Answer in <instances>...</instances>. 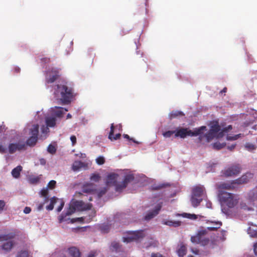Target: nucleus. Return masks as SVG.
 <instances>
[{"label":"nucleus","instance_id":"obj_1","mask_svg":"<svg viewBox=\"0 0 257 257\" xmlns=\"http://www.w3.org/2000/svg\"><path fill=\"white\" fill-rule=\"evenodd\" d=\"M54 95L63 104H69L74 97L73 89L66 85L58 84L55 89Z\"/></svg>","mask_w":257,"mask_h":257},{"label":"nucleus","instance_id":"obj_2","mask_svg":"<svg viewBox=\"0 0 257 257\" xmlns=\"http://www.w3.org/2000/svg\"><path fill=\"white\" fill-rule=\"evenodd\" d=\"M205 131H206V126H201L199 127L195 128L193 131H191L186 127H180L175 131V137H180L184 139L187 136L196 137L202 134Z\"/></svg>","mask_w":257,"mask_h":257},{"label":"nucleus","instance_id":"obj_3","mask_svg":"<svg viewBox=\"0 0 257 257\" xmlns=\"http://www.w3.org/2000/svg\"><path fill=\"white\" fill-rule=\"evenodd\" d=\"M218 196L220 202L229 208L234 207L238 203L237 196L232 193L221 190L218 193Z\"/></svg>","mask_w":257,"mask_h":257},{"label":"nucleus","instance_id":"obj_4","mask_svg":"<svg viewBox=\"0 0 257 257\" xmlns=\"http://www.w3.org/2000/svg\"><path fill=\"white\" fill-rule=\"evenodd\" d=\"M83 205V202L82 201H76L71 203L69 205V208L66 211L65 215L64 216L63 214L62 215L60 219V221L62 222L64 220V217L66 216L72 214L75 212L76 209H82L83 210H90L92 207V204L90 203L86 204L82 207Z\"/></svg>","mask_w":257,"mask_h":257},{"label":"nucleus","instance_id":"obj_5","mask_svg":"<svg viewBox=\"0 0 257 257\" xmlns=\"http://www.w3.org/2000/svg\"><path fill=\"white\" fill-rule=\"evenodd\" d=\"M204 191V188L201 186H197L193 188L191 202L193 207H196L200 204L203 200Z\"/></svg>","mask_w":257,"mask_h":257},{"label":"nucleus","instance_id":"obj_6","mask_svg":"<svg viewBox=\"0 0 257 257\" xmlns=\"http://www.w3.org/2000/svg\"><path fill=\"white\" fill-rule=\"evenodd\" d=\"M206 233L207 231L206 230L199 231L196 235L191 237V242L194 243L199 244L202 246L207 245L209 242V239L205 236Z\"/></svg>","mask_w":257,"mask_h":257},{"label":"nucleus","instance_id":"obj_7","mask_svg":"<svg viewBox=\"0 0 257 257\" xmlns=\"http://www.w3.org/2000/svg\"><path fill=\"white\" fill-rule=\"evenodd\" d=\"M128 236L123 237V241L124 242L138 241L140 239H142L145 236L144 230L130 231L128 232Z\"/></svg>","mask_w":257,"mask_h":257},{"label":"nucleus","instance_id":"obj_8","mask_svg":"<svg viewBox=\"0 0 257 257\" xmlns=\"http://www.w3.org/2000/svg\"><path fill=\"white\" fill-rule=\"evenodd\" d=\"M241 170L239 164H234L226 168L223 171V175L226 177H232L239 174Z\"/></svg>","mask_w":257,"mask_h":257},{"label":"nucleus","instance_id":"obj_9","mask_svg":"<svg viewBox=\"0 0 257 257\" xmlns=\"http://www.w3.org/2000/svg\"><path fill=\"white\" fill-rule=\"evenodd\" d=\"M60 76L58 69L53 68L51 71L47 72L46 76V82L48 84L52 83Z\"/></svg>","mask_w":257,"mask_h":257},{"label":"nucleus","instance_id":"obj_10","mask_svg":"<svg viewBox=\"0 0 257 257\" xmlns=\"http://www.w3.org/2000/svg\"><path fill=\"white\" fill-rule=\"evenodd\" d=\"M134 176L132 174H128L125 176L124 179L123 180V181L119 183V184L116 186V191H121L123 189L125 188L127 184L130 182L133 181L134 180Z\"/></svg>","mask_w":257,"mask_h":257},{"label":"nucleus","instance_id":"obj_11","mask_svg":"<svg viewBox=\"0 0 257 257\" xmlns=\"http://www.w3.org/2000/svg\"><path fill=\"white\" fill-rule=\"evenodd\" d=\"M96 215V211L94 210H90V211L88 212V214L85 216H83L81 217H78L76 218L73 219L72 220V222H74L75 221H79V222H85L86 223H89L91 222L92 220V218L95 217Z\"/></svg>","mask_w":257,"mask_h":257},{"label":"nucleus","instance_id":"obj_12","mask_svg":"<svg viewBox=\"0 0 257 257\" xmlns=\"http://www.w3.org/2000/svg\"><path fill=\"white\" fill-rule=\"evenodd\" d=\"M236 183L234 182V180L230 183L222 182L216 185L217 188L218 190V193L220 191L224 190H234L235 189Z\"/></svg>","mask_w":257,"mask_h":257},{"label":"nucleus","instance_id":"obj_13","mask_svg":"<svg viewBox=\"0 0 257 257\" xmlns=\"http://www.w3.org/2000/svg\"><path fill=\"white\" fill-rule=\"evenodd\" d=\"M118 175L115 173H111L107 175L106 181L107 186H113L116 188V186L119 184L117 182Z\"/></svg>","mask_w":257,"mask_h":257},{"label":"nucleus","instance_id":"obj_14","mask_svg":"<svg viewBox=\"0 0 257 257\" xmlns=\"http://www.w3.org/2000/svg\"><path fill=\"white\" fill-rule=\"evenodd\" d=\"M24 143H18L16 144H10L9 146V152L10 154L14 153L16 151H21L25 149Z\"/></svg>","mask_w":257,"mask_h":257},{"label":"nucleus","instance_id":"obj_15","mask_svg":"<svg viewBox=\"0 0 257 257\" xmlns=\"http://www.w3.org/2000/svg\"><path fill=\"white\" fill-rule=\"evenodd\" d=\"M253 174L250 173H247L243 175L241 177L234 180L236 184H242L247 183L250 179L253 178Z\"/></svg>","mask_w":257,"mask_h":257},{"label":"nucleus","instance_id":"obj_16","mask_svg":"<svg viewBox=\"0 0 257 257\" xmlns=\"http://www.w3.org/2000/svg\"><path fill=\"white\" fill-rule=\"evenodd\" d=\"M162 207V205L158 204L156 207L155 209L149 212H148L145 217V219L146 220H149L152 218H154L155 216L158 214L160 210Z\"/></svg>","mask_w":257,"mask_h":257},{"label":"nucleus","instance_id":"obj_17","mask_svg":"<svg viewBox=\"0 0 257 257\" xmlns=\"http://www.w3.org/2000/svg\"><path fill=\"white\" fill-rule=\"evenodd\" d=\"M119 126L121 127L120 125L114 126L113 123H112L110 126V131L108 135V139L111 141H115L120 139L121 137V134L120 133H118L116 134L115 136L114 135V128L115 127H117Z\"/></svg>","mask_w":257,"mask_h":257},{"label":"nucleus","instance_id":"obj_18","mask_svg":"<svg viewBox=\"0 0 257 257\" xmlns=\"http://www.w3.org/2000/svg\"><path fill=\"white\" fill-rule=\"evenodd\" d=\"M95 191V186L92 183H86L82 187V192L83 193L93 194Z\"/></svg>","mask_w":257,"mask_h":257},{"label":"nucleus","instance_id":"obj_19","mask_svg":"<svg viewBox=\"0 0 257 257\" xmlns=\"http://www.w3.org/2000/svg\"><path fill=\"white\" fill-rule=\"evenodd\" d=\"M52 111L53 115L58 117H61L64 113V111H67L68 109L61 107H55V109H53Z\"/></svg>","mask_w":257,"mask_h":257},{"label":"nucleus","instance_id":"obj_20","mask_svg":"<svg viewBox=\"0 0 257 257\" xmlns=\"http://www.w3.org/2000/svg\"><path fill=\"white\" fill-rule=\"evenodd\" d=\"M177 252L180 257H183L186 254L187 247L183 242L180 243Z\"/></svg>","mask_w":257,"mask_h":257},{"label":"nucleus","instance_id":"obj_21","mask_svg":"<svg viewBox=\"0 0 257 257\" xmlns=\"http://www.w3.org/2000/svg\"><path fill=\"white\" fill-rule=\"evenodd\" d=\"M199 136V139L200 141H202L203 137L206 138L207 142H210L213 139L216 138V135L211 133L210 131H209L204 136H201V135Z\"/></svg>","mask_w":257,"mask_h":257},{"label":"nucleus","instance_id":"obj_22","mask_svg":"<svg viewBox=\"0 0 257 257\" xmlns=\"http://www.w3.org/2000/svg\"><path fill=\"white\" fill-rule=\"evenodd\" d=\"M68 253L71 257H80V252L76 247H71L68 248Z\"/></svg>","mask_w":257,"mask_h":257},{"label":"nucleus","instance_id":"obj_23","mask_svg":"<svg viewBox=\"0 0 257 257\" xmlns=\"http://www.w3.org/2000/svg\"><path fill=\"white\" fill-rule=\"evenodd\" d=\"M247 197L250 201H253L257 199V186L248 193Z\"/></svg>","mask_w":257,"mask_h":257},{"label":"nucleus","instance_id":"obj_24","mask_svg":"<svg viewBox=\"0 0 257 257\" xmlns=\"http://www.w3.org/2000/svg\"><path fill=\"white\" fill-rule=\"evenodd\" d=\"M14 242L12 240H9L5 242L2 246V249L6 252L10 251L12 248Z\"/></svg>","mask_w":257,"mask_h":257},{"label":"nucleus","instance_id":"obj_25","mask_svg":"<svg viewBox=\"0 0 257 257\" xmlns=\"http://www.w3.org/2000/svg\"><path fill=\"white\" fill-rule=\"evenodd\" d=\"M84 166V163L81 161H75L72 165V168L74 171H77Z\"/></svg>","mask_w":257,"mask_h":257},{"label":"nucleus","instance_id":"obj_26","mask_svg":"<svg viewBox=\"0 0 257 257\" xmlns=\"http://www.w3.org/2000/svg\"><path fill=\"white\" fill-rule=\"evenodd\" d=\"M22 170V167L18 166L12 171V175L15 178H18L20 176V173Z\"/></svg>","mask_w":257,"mask_h":257},{"label":"nucleus","instance_id":"obj_27","mask_svg":"<svg viewBox=\"0 0 257 257\" xmlns=\"http://www.w3.org/2000/svg\"><path fill=\"white\" fill-rule=\"evenodd\" d=\"M39 126L38 124H34L32 126V127L30 130V134L32 136L35 137H38L39 134Z\"/></svg>","mask_w":257,"mask_h":257},{"label":"nucleus","instance_id":"obj_28","mask_svg":"<svg viewBox=\"0 0 257 257\" xmlns=\"http://www.w3.org/2000/svg\"><path fill=\"white\" fill-rule=\"evenodd\" d=\"M56 121L54 117H48L46 118V123L48 127H54L56 125Z\"/></svg>","mask_w":257,"mask_h":257},{"label":"nucleus","instance_id":"obj_29","mask_svg":"<svg viewBox=\"0 0 257 257\" xmlns=\"http://www.w3.org/2000/svg\"><path fill=\"white\" fill-rule=\"evenodd\" d=\"M38 141V137H35L34 136L30 137L26 142L27 145L33 147L34 146Z\"/></svg>","mask_w":257,"mask_h":257},{"label":"nucleus","instance_id":"obj_30","mask_svg":"<svg viewBox=\"0 0 257 257\" xmlns=\"http://www.w3.org/2000/svg\"><path fill=\"white\" fill-rule=\"evenodd\" d=\"M247 233L251 237H257V228L255 226L249 227Z\"/></svg>","mask_w":257,"mask_h":257},{"label":"nucleus","instance_id":"obj_31","mask_svg":"<svg viewBox=\"0 0 257 257\" xmlns=\"http://www.w3.org/2000/svg\"><path fill=\"white\" fill-rule=\"evenodd\" d=\"M15 236V233H10L7 234H3L0 235V241L4 240H8L14 238Z\"/></svg>","mask_w":257,"mask_h":257},{"label":"nucleus","instance_id":"obj_32","mask_svg":"<svg viewBox=\"0 0 257 257\" xmlns=\"http://www.w3.org/2000/svg\"><path fill=\"white\" fill-rule=\"evenodd\" d=\"M121 246L116 241H113L111 244V249L113 251H119L121 250Z\"/></svg>","mask_w":257,"mask_h":257},{"label":"nucleus","instance_id":"obj_33","mask_svg":"<svg viewBox=\"0 0 257 257\" xmlns=\"http://www.w3.org/2000/svg\"><path fill=\"white\" fill-rule=\"evenodd\" d=\"M170 184L169 183H160L158 185H155L153 187V189L155 190H159L163 188L169 187Z\"/></svg>","mask_w":257,"mask_h":257},{"label":"nucleus","instance_id":"obj_34","mask_svg":"<svg viewBox=\"0 0 257 257\" xmlns=\"http://www.w3.org/2000/svg\"><path fill=\"white\" fill-rule=\"evenodd\" d=\"M184 114L183 112L178 110H174L171 112L170 117L171 119L174 118L178 116H183Z\"/></svg>","mask_w":257,"mask_h":257},{"label":"nucleus","instance_id":"obj_35","mask_svg":"<svg viewBox=\"0 0 257 257\" xmlns=\"http://www.w3.org/2000/svg\"><path fill=\"white\" fill-rule=\"evenodd\" d=\"M221 225H222V222H220V221H217V222H214V223L212 226L208 227L207 228L208 230H210V231L216 230L218 228H219Z\"/></svg>","mask_w":257,"mask_h":257},{"label":"nucleus","instance_id":"obj_36","mask_svg":"<svg viewBox=\"0 0 257 257\" xmlns=\"http://www.w3.org/2000/svg\"><path fill=\"white\" fill-rule=\"evenodd\" d=\"M58 200V199L56 197H53L50 199V203L49 205L46 207V208L48 210H52L54 208V205L57 201Z\"/></svg>","mask_w":257,"mask_h":257},{"label":"nucleus","instance_id":"obj_37","mask_svg":"<svg viewBox=\"0 0 257 257\" xmlns=\"http://www.w3.org/2000/svg\"><path fill=\"white\" fill-rule=\"evenodd\" d=\"M181 221H173L171 220H168L165 222L164 224L170 226L178 227L181 225Z\"/></svg>","mask_w":257,"mask_h":257},{"label":"nucleus","instance_id":"obj_38","mask_svg":"<svg viewBox=\"0 0 257 257\" xmlns=\"http://www.w3.org/2000/svg\"><path fill=\"white\" fill-rule=\"evenodd\" d=\"M210 128H212V130L218 133L221 130V127L219 125L218 122L217 121H213L212 122L211 125L210 126Z\"/></svg>","mask_w":257,"mask_h":257},{"label":"nucleus","instance_id":"obj_39","mask_svg":"<svg viewBox=\"0 0 257 257\" xmlns=\"http://www.w3.org/2000/svg\"><path fill=\"white\" fill-rule=\"evenodd\" d=\"M225 143H220L219 142H216L213 144V148L216 149V150H220L224 148L225 146Z\"/></svg>","mask_w":257,"mask_h":257},{"label":"nucleus","instance_id":"obj_40","mask_svg":"<svg viewBox=\"0 0 257 257\" xmlns=\"http://www.w3.org/2000/svg\"><path fill=\"white\" fill-rule=\"evenodd\" d=\"M91 181H94L95 182H98L100 179V176L98 174H92L90 178Z\"/></svg>","mask_w":257,"mask_h":257},{"label":"nucleus","instance_id":"obj_41","mask_svg":"<svg viewBox=\"0 0 257 257\" xmlns=\"http://www.w3.org/2000/svg\"><path fill=\"white\" fill-rule=\"evenodd\" d=\"M47 151L51 154H54L56 152V149L55 146L50 144L47 148Z\"/></svg>","mask_w":257,"mask_h":257},{"label":"nucleus","instance_id":"obj_42","mask_svg":"<svg viewBox=\"0 0 257 257\" xmlns=\"http://www.w3.org/2000/svg\"><path fill=\"white\" fill-rule=\"evenodd\" d=\"M183 216L193 220H195L197 219V216L194 214H189L185 213L183 214Z\"/></svg>","mask_w":257,"mask_h":257},{"label":"nucleus","instance_id":"obj_43","mask_svg":"<svg viewBox=\"0 0 257 257\" xmlns=\"http://www.w3.org/2000/svg\"><path fill=\"white\" fill-rule=\"evenodd\" d=\"M110 227L108 225L103 224L100 226V230L104 233H107L109 230Z\"/></svg>","mask_w":257,"mask_h":257},{"label":"nucleus","instance_id":"obj_44","mask_svg":"<svg viewBox=\"0 0 257 257\" xmlns=\"http://www.w3.org/2000/svg\"><path fill=\"white\" fill-rule=\"evenodd\" d=\"M174 134L175 135V131H168L163 133V136L167 138L171 137Z\"/></svg>","mask_w":257,"mask_h":257},{"label":"nucleus","instance_id":"obj_45","mask_svg":"<svg viewBox=\"0 0 257 257\" xmlns=\"http://www.w3.org/2000/svg\"><path fill=\"white\" fill-rule=\"evenodd\" d=\"M241 135V134H239L238 135H234L233 136H227L226 139L228 141H234V140H236L239 138H240Z\"/></svg>","mask_w":257,"mask_h":257},{"label":"nucleus","instance_id":"obj_46","mask_svg":"<svg viewBox=\"0 0 257 257\" xmlns=\"http://www.w3.org/2000/svg\"><path fill=\"white\" fill-rule=\"evenodd\" d=\"M96 162L98 165H101L105 163V159L104 157L99 156L96 159Z\"/></svg>","mask_w":257,"mask_h":257},{"label":"nucleus","instance_id":"obj_47","mask_svg":"<svg viewBox=\"0 0 257 257\" xmlns=\"http://www.w3.org/2000/svg\"><path fill=\"white\" fill-rule=\"evenodd\" d=\"M40 193H41V195L42 196L46 198L47 199H48V190L47 188H43V189H42Z\"/></svg>","mask_w":257,"mask_h":257},{"label":"nucleus","instance_id":"obj_48","mask_svg":"<svg viewBox=\"0 0 257 257\" xmlns=\"http://www.w3.org/2000/svg\"><path fill=\"white\" fill-rule=\"evenodd\" d=\"M56 184V182L55 181L51 180L48 183L47 185V187L51 189H53L55 188Z\"/></svg>","mask_w":257,"mask_h":257},{"label":"nucleus","instance_id":"obj_49","mask_svg":"<svg viewBox=\"0 0 257 257\" xmlns=\"http://www.w3.org/2000/svg\"><path fill=\"white\" fill-rule=\"evenodd\" d=\"M245 147L248 151H250L254 150L255 149V146L250 143H246L245 145Z\"/></svg>","mask_w":257,"mask_h":257},{"label":"nucleus","instance_id":"obj_50","mask_svg":"<svg viewBox=\"0 0 257 257\" xmlns=\"http://www.w3.org/2000/svg\"><path fill=\"white\" fill-rule=\"evenodd\" d=\"M29 254L27 251H21L20 252L17 257H28Z\"/></svg>","mask_w":257,"mask_h":257},{"label":"nucleus","instance_id":"obj_51","mask_svg":"<svg viewBox=\"0 0 257 257\" xmlns=\"http://www.w3.org/2000/svg\"><path fill=\"white\" fill-rule=\"evenodd\" d=\"M225 133H226L225 131H223V128L222 130L221 129V130L217 134L216 139L222 138Z\"/></svg>","mask_w":257,"mask_h":257},{"label":"nucleus","instance_id":"obj_52","mask_svg":"<svg viewBox=\"0 0 257 257\" xmlns=\"http://www.w3.org/2000/svg\"><path fill=\"white\" fill-rule=\"evenodd\" d=\"M123 137L124 138L127 139L129 141H132L133 142H134L136 144H139V143L138 141H136V140H134L132 138H131L130 136L127 134H123Z\"/></svg>","mask_w":257,"mask_h":257},{"label":"nucleus","instance_id":"obj_53","mask_svg":"<svg viewBox=\"0 0 257 257\" xmlns=\"http://www.w3.org/2000/svg\"><path fill=\"white\" fill-rule=\"evenodd\" d=\"M64 205V202L63 200H60V204L59 207L57 208V210L58 212H60L63 208Z\"/></svg>","mask_w":257,"mask_h":257},{"label":"nucleus","instance_id":"obj_54","mask_svg":"<svg viewBox=\"0 0 257 257\" xmlns=\"http://www.w3.org/2000/svg\"><path fill=\"white\" fill-rule=\"evenodd\" d=\"M70 140L72 142V145L73 146L76 143V138L75 136L73 135L70 137Z\"/></svg>","mask_w":257,"mask_h":257},{"label":"nucleus","instance_id":"obj_55","mask_svg":"<svg viewBox=\"0 0 257 257\" xmlns=\"http://www.w3.org/2000/svg\"><path fill=\"white\" fill-rule=\"evenodd\" d=\"M106 191H107V189L105 188H104L103 189H102L101 190H100L99 191V192L98 193L99 197H100L102 195H103L106 192Z\"/></svg>","mask_w":257,"mask_h":257},{"label":"nucleus","instance_id":"obj_56","mask_svg":"<svg viewBox=\"0 0 257 257\" xmlns=\"http://www.w3.org/2000/svg\"><path fill=\"white\" fill-rule=\"evenodd\" d=\"M151 257H165L163 256L161 253L157 252V253H152L151 254Z\"/></svg>","mask_w":257,"mask_h":257},{"label":"nucleus","instance_id":"obj_57","mask_svg":"<svg viewBox=\"0 0 257 257\" xmlns=\"http://www.w3.org/2000/svg\"><path fill=\"white\" fill-rule=\"evenodd\" d=\"M7 152V148L3 145H0V153L2 154L6 153Z\"/></svg>","mask_w":257,"mask_h":257},{"label":"nucleus","instance_id":"obj_58","mask_svg":"<svg viewBox=\"0 0 257 257\" xmlns=\"http://www.w3.org/2000/svg\"><path fill=\"white\" fill-rule=\"evenodd\" d=\"M41 61L45 64L49 63L50 62V59L49 58H43L41 59Z\"/></svg>","mask_w":257,"mask_h":257},{"label":"nucleus","instance_id":"obj_59","mask_svg":"<svg viewBox=\"0 0 257 257\" xmlns=\"http://www.w3.org/2000/svg\"><path fill=\"white\" fill-rule=\"evenodd\" d=\"M5 206V202L3 200H0V211L4 209Z\"/></svg>","mask_w":257,"mask_h":257},{"label":"nucleus","instance_id":"obj_60","mask_svg":"<svg viewBox=\"0 0 257 257\" xmlns=\"http://www.w3.org/2000/svg\"><path fill=\"white\" fill-rule=\"evenodd\" d=\"M31 211V209L30 207H26L25 208H24V212L26 214H28Z\"/></svg>","mask_w":257,"mask_h":257},{"label":"nucleus","instance_id":"obj_61","mask_svg":"<svg viewBox=\"0 0 257 257\" xmlns=\"http://www.w3.org/2000/svg\"><path fill=\"white\" fill-rule=\"evenodd\" d=\"M232 127L231 125H229L227 127L223 128V131H225L226 133L228 132L229 131L232 130Z\"/></svg>","mask_w":257,"mask_h":257},{"label":"nucleus","instance_id":"obj_62","mask_svg":"<svg viewBox=\"0 0 257 257\" xmlns=\"http://www.w3.org/2000/svg\"><path fill=\"white\" fill-rule=\"evenodd\" d=\"M75 156L79 157V158H85L86 157V155L85 154H83V153H78V154H75Z\"/></svg>","mask_w":257,"mask_h":257},{"label":"nucleus","instance_id":"obj_63","mask_svg":"<svg viewBox=\"0 0 257 257\" xmlns=\"http://www.w3.org/2000/svg\"><path fill=\"white\" fill-rule=\"evenodd\" d=\"M253 251L256 256H257V242L253 244Z\"/></svg>","mask_w":257,"mask_h":257},{"label":"nucleus","instance_id":"obj_64","mask_svg":"<svg viewBox=\"0 0 257 257\" xmlns=\"http://www.w3.org/2000/svg\"><path fill=\"white\" fill-rule=\"evenodd\" d=\"M96 254V252L92 251H91L87 257H94Z\"/></svg>","mask_w":257,"mask_h":257}]
</instances>
